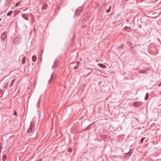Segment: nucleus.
Masks as SVG:
<instances>
[{"label": "nucleus", "instance_id": "f257e3e1", "mask_svg": "<svg viewBox=\"0 0 161 161\" xmlns=\"http://www.w3.org/2000/svg\"><path fill=\"white\" fill-rule=\"evenodd\" d=\"M7 33L4 32L3 33L1 36V39L2 40H4L6 39Z\"/></svg>", "mask_w": 161, "mask_h": 161}, {"label": "nucleus", "instance_id": "f03ea898", "mask_svg": "<svg viewBox=\"0 0 161 161\" xmlns=\"http://www.w3.org/2000/svg\"><path fill=\"white\" fill-rule=\"evenodd\" d=\"M33 129V127H32L31 126L30 127V128L28 129L27 130V132L28 133H31Z\"/></svg>", "mask_w": 161, "mask_h": 161}, {"label": "nucleus", "instance_id": "7ed1b4c3", "mask_svg": "<svg viewBox=\"0 0 161 161\" xmlns=\"http://www.w3.org/2000/svg\"><path fill=\"white\" fill-rule=\"evenodd\" d=\"M22 17L26 20H28V18L27 15L25 14H22Z\"/></svg>", "mask_w": 161, "mask_h": 161}, {"label": "nucleus", "instance_id": "20e7f679", "mask_svg": "<svg viewBox=\"0 0 161 161\" xmlns=\"http://www.w3.org/2000/svg\"><path fill=\"white\" fill-rule=\"evenodd\" d=\"M32 60L33 62H35L36 60V57L35 55H33L32 57Z\"/></svg>", "mask_w": 161, "mask_h": 161}, {"label": "nucleus", "instance_id": "39448f33", "mask_svg": "<svg viewBox=\"0 0 161 161\" xmlns=\"http://www.w3.org/2000/svg\"><path fill=\"white\" fill-rule=\"evenodd\" d=\"M146 71V70L145 69L141 70L139 71V73L141 74H143L145 73Z\"/></svg>", "mask_w": 161, "mask_h": 161}, {"label": "nucleus", "instance_id": "423d86ee", "mask_svg": "<svg viewBox=\"0 0 161 161\" xmlns=\"http://www.w3.org/2000/svg\"><path fill=\"white\" fill-rule=\"evenodd\" d=\"M6 158H7V156L6 155H3V157H2V160L3 161H5L6 159Z\"/></svg>", "mask_w": 161, "mask_h": 161}, {"label": "nucleus", "instance_id": "0eeeda50", "mask_svg": "<svg viewBox=\"0 0 161 161\" xmlns=\"http://www.w3.org/2000/svg\"><path fill=\"white\" fill-rule=\"evenodd\" d=\"M56 62V61H54V64L52 66V68L53 69H55L57 66L56 64H55Z\"/></svg>", "mask_w": 161, "mask_h": 161}, {"label": "nucleus", "instance_id": "6e6552de", "mask_svg": "<svg viewBox=\"0 0 161 161\" xmlns=\"http://www.w3.org/2000/svg\"><path fill=\"white\" fill-rule=\"evenodd\" d=\"M25 57H24L22 59V63L24 64L25 62Z\"/></svg>", "mask_w": 161, "mask_h": 161}, {"label": "nucleus", "instance_id": "1a4fd4ad", "mask_svg": "<svg viewBox=\"0 0 161 161\" xmlns=\"http://www.w3.org/2000/svg\"><path fill=\"white\" fill-rule=\"evenodd\" d=\"M148 97H149V94L148 93H146L145 97V100H147V99L148 98Z\"/></svg>", "mask_w": 161, "mask_h": 161}, {"label": "nucleus", "instance_id": "9d476101", "mask_svg": "<svg viewBox=\"0 0 161 161\" xmlns=\"http://www.w3.org/2000/svg\"><path fill=\"white\" fill-rule=\"evenodd\" d=\"M53 74L52 73L51 75V78L49 80V83H50V81L51 80H52V79H53Z\"/></svg>", "mask_w": 161, "mask_h": 161}, {"label": "nucleus", "instance_id": "9b49d317", "mask_svg": "<svg viewBox=\"0 0 161 161\" xmlns=\"http://www.w3.org/2000/svg\"><path fill=\"white\" fill-rule=\"evenodd\" d=\"M15 79H14L12 81H11V83H10V87H11L12 85L13 84V82L15 80Z\"/></svg>", "mask_w": 161, "mask_h": 161}, {"label": "nucleus", "instance_id": "f8f14e48", "mask_svg": "<svg viewBox=\"0 0 161 161\" xmlns=\"http://www.w3.org/2000/svg\"><path fill=\"white\" fill-rule=\"evenodd\" d=\"M123 46H124V45L123 44H121V45H119L118 46L117 48L119 49H120L122 47H123Z\"/></svg>", "mask_w": 161, "mask_h": 161}, {"label": "nucleus", "instance_id": "ddd939ff", "mask_svg": "<svg viewBox=\"0 0 161 161\" xmlns=\"http://www.w3.org/2000/svg\"><path fill=\"white\" fill-rule=\"evenodd\" d=\"M40 98L39 99V101L37 104V108H38L40 106Z\"/></svg>", "mask_w": 161, "mask_h": 161}, {"label": "nucleus", "instance_id": "4468645a", "mask_svg": "<svg viewBox=\"0 0 161 161\" xmlns=\"http://www.w3.org/2000/svg\"><path fill=\"white\" fill-rule=\"evenodd\" d=\"M145 138V137H143L140 140V142L141 143H142L143 142V141H144Z\"/></svg>", "mask_w": 161, "mask_h": 161}, {"label": "nucleus", "instance_id": "2eb2a0df", "mask_svg": "<svg viewBox=\"0 0 161 161\" xmlns=\"http://www.w3.org/2000/svg\"><path fill=\"white\" fill-rule=\"evenodd\" d=\"M12 11L11 10L7 14V16H9L11 14V13H12Z\"/></svg>", "mask_w": 161, "mask_h": 161}, {"label": "nucleus", "instance_id": "dca6fc26", "mask_svg": "<svg viewBox=\"0 0 161 161\" xmlns=\"http://www.w3.org/2000/svg\"><path fill=\"white\" fill-rule=\"evenodd\" d=\"M72 149L70 148L68 149V151L69 152H71L72 151Z\"/></svg>", "mask_w": 161, "mask_h": 161}, {"label": "nucleus", "instance_id": "f3484780", "mask_svg": "<svg viewBox=\"0 0 161 161\" xmlns=\"http://www.w3.org/2000/svg\"><path fill=\"white\" fill-rule=\"evenodd\" d=\"M2 149V143H0V153L1 152Z\"/></svg>", "mask_w": 161, "mask_h": 161}, {"label": "nucleus", "instance_id": "a211bd4d", "mask_svg": "<svg viewBox=\"0 0 161 161\" xmlns=\"http://www.w3.org/2000/svg\"><path fill=\"white\" fill-rule=\"evenodd\" d=\"M133 105L134 106H137V103L135 102L133 104Z\"/></svg>", "mask_w": 161, "mask_h": 161}, {"label": "nucleus", "instance_id": "6ab92c4d", "mask_svg": "<svg viewBox=\"0 0 161 161\" xmlns=\"http://www.w3.org/2000/svg\"><path fill=\"white\" fill-rule=\"evenodd\" d=\"M20 11H18L17 10H16L14 11L15 12V15H16V14H17Z\"/></svg>", "mask_w": 161, "mask_h": 161}, {"label": "nucleus", "instance_id": "aec40b11", "mask_svg": "<svg viewBox=\"0 0 161 161\" xmlns=\"http://www.w3.org/2000/svg\"><path fill=\"white\" fill-rule=\"evenodd\" d=\"M19 41H14V42L15 43V44H18L19 43Z\"/></svg>", "mask_w": 161, "mask_h": 161}, {"label": "nucleus", "instance_id": "412c9836", "mask_svg": "<svg viewBox=\"0 0 161 161\" xmlns=\"http://www.w3.org/2000/svg\"><path fill=\"white\" fill-rule=\"evenodd\" d=\"M20 3V2H19L17 3L16 4V5H15V6H16H16H17L18 5H19Z\"/></svg>", "mask_w": 161, "mask_h": 161}, {"label": "nucleus", "instance_id": "4be33fe9", "mask_svg": "<svg viewBox=\"0 0 161 161\" xmlns=\"http://www.w3.org/2000/svg\"><path fill=\"white\" fill-rule=\"evenodd\" d=\"M78 68V66H75L74 68V69H75V70H76Z\"/></svg>", "mask_w": 161, "mask_h": 161}, {"label": "nucleus", "instance_id": "5701e85b", "mask_svg": "<svg viewBox=\"0 0 161 161\" xmlns=\"http://www.w3.org/2000/svg\"><path fill=\"white\" fill-rule=\"evenodd\" d=\"M47 6L46 5H44L43 6V7H42V8H43V9H45L46 7Z\"/></svg>", "mask_w": 161, "mask_h": 161}, {"label": "nucleus", "instance_id": "b1692460", "mask_svg": "<svg viewBox=\"0 0 161 161\" xmlns=\"http://www.w3.org/2000/svg\"><path fill=\"white\" fill-rule=\"evenodd\" d=\"M17 114V112L16 111H14L13 113V115H16Z\"/></svg>", "mask_w": 161, "mask_h": 161}, {"label": "nucleus", "instance_id": "393cba45", "mask_svg": "<svg viewBox=\"0 0 161 161\" xmlns=\"http://www.w3.org/2000/svg\"><path fill=\"white\" fill-rule=\"evenodd\" d=\"M110 11V9L109 10V8L108 10H107V13H108Z\"/></svg>", "mask_w": 161, "mask_h": 161}, {"label": "nucleus", "instance_id": "a878e982", "mask_svg": "<svg viewBox=\"0 0 161 161\" xmlns=\"http://www.w3.org/2000/svg\"><path fill=\"white\" fill-rule=\"evenodd\" d=\"M79 63H80V62L79 61H78L77 62V64H79Z\"/></svg>", "mask_w": 161, "mask_h": 161}, {"label": "nucleus", "instance_id": "bb28decb", "mask_svg": "<svg viewBox=\"0 0 161 161\" xmlns=\"http://www.w3.org/2000/svg\"><path fill=\"white\" fill-rule=\"evenodd\" d=\"M161 86V82L158 85V86Z\"/></svg>", "mask_w": 161, "mask_h": 161}, {"label": "nucleus", "instance_id": "cd10ccee", "mask_svg": "<svg viewBox=\"0 0 161 161\" xmlns=\"http://www.w3.org/2000/svg\"><path fill=\"white\" fill-rule=\"evenodd\" d=\"M36 161H41V160H38Z\"/></svg>", "mask_w": 161, "mask_h": 161}, {"label": "nucleus", "instance_id": "c85d7f7f", "mask_svg": "<svg viewBox=\"0 0 161 161\" xmlns=\"http://www.w3.org/2000/svg\"><path fill=\"white\" fill-rule=\"evenodd\" d=\"M101 83V81H100V82L99 83V84H100Z\"/></svg>", "mask_w": 161, "mask_h": 161}, {"label": "nucleus", "instance_id": "c756f323", "mask_svg": "<svg viewBox=\"0 0 161 161\" xmlns=\"http://www.w3.org/2000/svg\"><path fill=\"white\" fill-rule=\"evenodd\" d=\"M1 19H0V21H1Z\"/></svg>", "mask_w": 161, "mask_h": 161}]
</instances>
